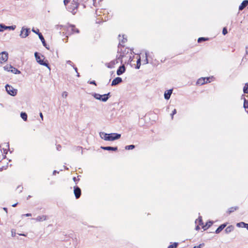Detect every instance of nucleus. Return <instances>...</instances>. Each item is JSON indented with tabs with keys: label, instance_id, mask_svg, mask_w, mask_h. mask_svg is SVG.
<instances>
[{
	"label": "nucleus",
	"instance_id": "obj_35",
	"mask_svg": "<svg viewBox=\"0 0 248 248\" xmlns=\"http://www.w3.org/2000/svg\"><path fill=\"white\" fill-rule=\"evenodd\" d=\"M244 107L245 108H248V101L245 99L244 103Z\"/></svg>",
	"mask_w": 248,
	"mask_h": 248
},
{
	"label": "nucleus",
	"instance_id": "obj_16",
	"mask_svg": "<svg viewBox=\"0 0 248 248\" xmlns=\"http://www.w3.org/2000/svg\"><path fill=\"white\" fill-rule=\"evenodd\" d=\"M125 70V67L124 65L121 66L117 71V74L119 76L123 74Z\"/></svg>",
	"mask_w": 248,
	"mask_h": 248
},
{
	"label": "nucleus",
	"instance_id": "obj_3",
	"mask_svg": "<svg viewBox=\"0 0 248 248\" xmlns=\"http://www.w3.org/2000/svg\"><path fill=\"white\" fill-rule=\"evenodd\" d=\"M121 134L118 133H110L108 135L107 141H113L120 139Z\"/></svg>",
	"mask_w": 248,
	"mask_h": 248
},
{
	"label": "nucleus",
	"instance_id": "obj_21",
	"mask_svg": "<svg viewBox=\"0 0 248 248\" xmlns=\"http://www.w3.org/2000/svg\"><path fill=\"white\" fill-rule=\"evenodd\" d=\"M233 229H234L233 226L232 225H230L226 228L225 231L226 233H229L231 232L232 231Z\"/></svg>",
	"mask_w": 248,
	"mask_h": 248
},
{
	"label": "nucleus",
	"instance_id": "obj_40",
	"mask_svg": "<svg viewBox=\"0 0 248 248\" xmlns=\"http://www.w3.org/2000/svg\"><path fill=\"white\" fill-rule=\"evenodd\" d=\"M70 0H64L63 2L65 6H66L68 3L70 2Z\"/></svg>",
	"mask_w": 248,
	"mask_h": 248
},
{
	"label": "nucleus",
	"instance_id": "obj_18",
	"mask_svg": "<svg viewBox=\"0 0 248 248\" xmlns=\"http://www.w3.org/2000/svg\"><path fill=\"white\" fill-rule=\"evenodd\" d=\"M101 148L105 150H108V151H117V147H109V146H107V147H101Z\"/></svg>",
	"mask_w": 248,
	"mask_h": 248
},
{
	"label": "nucleus",
	"instance_id": "obj_37",
	"mask_svg": "<svg viewBox=\"0 0 248 248\" xmlns=\"http://www.w3.org/2000/svg\"><path fill=\"white\" fill-rule=\"evenodd\" d=\"M204 245V244L203 243H202V244H201L198 246H195L193 247V248H201Z\"/></svg>",
	"mask_w": 248,
	"mask_h": 248
},
{
	"label": "nucleus",
	"instance_id": "obj_23",
	"mask_svg": "<svg viewBox=\"0 0 248 248\" xmlns=\"http://www.w3.org/2000/svg\"><path fill=\"white\" fill-rule=\"evenodd\" d=\"M116 63H117V62H116L115 61H112L108 64V67L110 68H112L114 67V65Z\"/></svg>",
	"mask_w": 248,
	"mask_h": 248
},
{
	"label": "nucleus",
	"instance_id": "obj_47",
	"mask_svg": "<svg viewBox=\"0 0 248 248\" xmlns=\"http://www.w3.org/2000/svg\"><path fill=\"white\" fill-rule=\"evenodd\" d=\"M172 113H173V114H174H174H175L176 113V109H174L173 110V111H172Z\"/></svg>",
	"mask_w": 248,
	"mask_h": 248
},
{
	"label": "nucleus",
	"instance_id": "obj_7",
	"mask_svg": "<svg viewBox=\"0 0 248 248\" xmlns=\"http://www.w3.org/2000/svg\"><path fill=\"white\" fill-rule=\"evenodd\" d=\"M4 69L5 70L7 71H11L15 74H20V71L18 70L16 68H14L11 65H6L4 67Z\"/></svg>",
	"mask_w": 248,
	"mask_h": 248
},
{
	"label": "nucleus",
	"instance_id": "obj_43",
	"mask_svg": "<svg viewBox=\"0 0 248 248\" xmlns=\"http://www.w3.org/2000/svg\"><path fill=\"white\" fill-rule=\"evenodd\" d=\"M12 236L13 237H15L16 236V232H13V231H12Z\"/></svg>",
	"mask_w": 248,
	"mask_h": 248
},
{
	"label": "nucleus",
	"instance_id": "obj_34",
	"mask_svg": "<svg viewBox=\"0 0 248 248\" xmlns=\"http://www.w3.org/2000/svg\"><path fill=\"white\" fill-rule=\"evenodd\" d=\"M207 40V39H206V38H204V37H200V38H199L198 39V42L199 43H200V42H202V41H205V40Z\"/></svg>",
	"mask_w": 248,
	"mask_h": 248
},
{
	"label": "nucleus",
	"instance_id": "obj_41",
	"mask_svg": "<svg viewBox=\"0 0 248 248\" xmlns=\"http://www.w3.org/2000/svg\"><path fill=\"white\" fill-rule=\"evenodd\" d=\"M123 37V39L122 40V42L123 43H124L126 41V39L124 38V36H123V37Z\"/></svg>",
	"mask_w": 248,
	"mask_h": 248
},
{
	"label": "nucleus",
	"instance_id": "obj_14",
	"mask_svg": "<svg viewBox=\"0 0 248 248\" xmlns=\"http://www.w3.org/2000/svg\"><path fill=\"white\" fill-rule=\"evenodd\" d=\"M172 93V89H170L169 90H167L165 91L164 93V98L165 99L168 100L170 98V95Z\"/></svg>",
	"mask_w": 248,
	"mask_h": 248
},
{
	"label": "nucleus",
	"instance_id": "obj_53",
	"mask_svg": "<svg viewBox=\"0 0 248 248\" xmlns=\"http://www.w3.org/2000/svg\"><path fill=\"white\" fill-rule=\"evenodd\" d=\"M17 204V203H15V204H13V207H16V206Z\"/></svg>",
	"mask_w": 248,
	"mask_h": 248
},
{
	"label": "nucleus",
	"instance_id": "obj_61",
	"mask_svg": "<svg viewBox=\"0 0 248 248\" xmlns=\"http://www.w3.org/2000/svg\"><path fill=\"white\" fill-rule=\"evenodd\" d=\"M22 187L21 188V189H22ZM20 191H22V189H20Z\"/></svg>",
	"mask_w": 248,
	"mask_h": 248
},
{
	"label": "nucleus",
	"instance_id": "obj_30",
	"mask_svg": "<svg viewBox=\"0 0 248 248\" xmlns=\"http://www.w3.org/2000/svg\"><path fill=\"white\" fill-rule=\"evenodd\" d=\"M135 148L134 145H127L125 147L126 150H132Z\"/></svg>",
	"mask_w": 248,
	"mask_h": 248
},
{
	"label": "nucleus",
	"instance_id": "obj_5",
	"mask_svg": "<svg viewBox=\"0 0 248 248\" xmlns=\"http://www.w3.org/2000/svg\"><path fill=\"white\" fill-rule=\"evenodd\" d=\"M30 33V29L25 28L24 27H23L21 29L19 36L22 38H25L29 35Z\"/></svg>",
	"mask_w": 248,
	"mask_h": 248
},
{
	"label": "nucleus",
	"instance_id": "obj_2",
	"mask_svg": "<svg viewBox=\"0 0 248 248\" xmlns=\"http://www.w3.org/2000/svg\"><path fill=\"white\" fill-rule=\"evenodd\" d=\"M5 88L6 92L10 95L12 96H15L17 94V90L14 88L12 86L6 85Z\"/></svg>",
	"mask_w": 248,
	"mask_h": 248
},
{
	"label": "nucleus",
	"instance_id": "obj_51",
	"mask_svg": "<svg viewBox=\"0 0 248 248\" xmlns=\"http://www.w3.org/2000/svg\"><path fill=\"white\" fill-rule=\"evenodd\" d=\"M56 173H58L56 170H54L53 172V174L55 175Z\"/></svg>",
	"mask_w": 248,
	"mask_h": 248
},
{
	"label": "nucleus",
	"instance_id": "obj_55",
	"mask_svg": "<svg viewBox=\"0 0 248 248\" xmlns=\"http://www.w3.org/2000/svg\"><path fill=\"white\" fill-rule=\"evenodd\" d=\"M173 115H174V114H173V113H171V119H173Z\"/></svg>",
	"mask_w": 248,
	"mask_h": 248
},
{
	"label": "nucleus",
	"instance_id": "obj_26",
	"mask_svg": "<svg viewBox=\"0 0 248 248\" xmlns=\"http://www.w3.org/2000/svg\"><path fill=\"white\" fill-rule=\"evenodd\" d=\"M246 225H247V223L243 222H241L237 223L236 226L238 227L245 228L246 226Z\"/></svg>",
	"mask_w": 248,
	"mask_h": 248
},
{
	"label": "nucleus",
	"instance_id": "obj_52",
	"mask_svg": "<svg viewBox=\"0 0 248 248\" xmlns=\"http://www.w3.org/2000/svg\"><path fill=\"white\" fill-rule=\"evenodd\" d=\"M19 235H22V236H26L25 234H21V233H20L19 234Z\"/></svg>",
	"mask_w": 248,
	"mask_h": 248
},
{
	"label": "nucleus",
	"instance_id": "obj_1",
	"mask_svg": "<svg viewBox=\"0 0 248 248\" xmlns=\"http://www.w3.org/2000/svg\"><path fill=\"white\" fill-rule=\"evenodd\" d=\"M92 94L96 99L99 100L103 102H106L108 99V96L109 95L110 93L103 95H101L97 93H93Z\"/></svg>",
	"mask_w": 248,
	"mask_h": 248
},
{
	"label": "nucleus",
	"instance_id": "obj_59",
	"mask_svg": "<svg viewBox=\"0 0 248 248\" xmlns=\"http://www.w3.org/2000/svg\"><path fill=\"white\" fill-rule=\"evenodd\" d=\"M31 196L29 195V196L28 197L27 199H29V198H31Z\"/></svg>",
	"mask_w": 248,
	"mask_h": 248
},
{
	"label": "nucleus",
	"instance_id": "obj_28",
	"mask_svg": "<svg viewBox=\"0 0 248 248\" xmlns=\"http://www.w3.org/2000/svg\"><path fill=\"white\" fill-rule=\"evenodd\" d=\"M238 209L237 207H232L229 209L228 212L229 213H231L232 212H234Z\"/></svg>",
	"mask_w": 248,
	"mask_h": 248
},
{
	"label": "nucleus",
	"instance_id": "obj_56",
	"mask_svg": "<svg viewBox=\"0 0 248 248\" xmlns=\"http://www.w3.org/2000/svg\"><path fill=\"white\" fill-rule=\"evenodd\" d=\"M4 210H5L6 212H7V208H3Z\"/></svg>",
	"mask_w": 248,
	"mask_h": 248
},
{
	"label": "nucleus",
	"instance_id": "obj_8",
	"mask_svg": "<svg viewBox=\"0 0 248 248\" xmlns=\"http://www.w3.org/2000/svg\"><path fill=\"white\" fill-rule=\"evenodd\" d=\"M8 58V53L6 51H3L0 53V64L6 62Z\"/></svg>",
	"mask_w": 248,
	"mask_h": 248
},
{
	"label": "nucleus",
	"instance_id": "obj_11",
	"mask_svg": "<svg viewBox=\"0 0 248 248\" xmlns=\"http://www.w3.org/2000/svg\"><path fill=\"white\" fill-rule=\"evenodd\" d=\"M74 193L76 199H78L81 195V190L78 186L74 187Z\"/></svg>",
	"mask_w": 248,
	"mask_h": 248
},
{
	"label": "nucleus",
	"instance_id": "obj_15",
	"mask_svg": "<svg viewBox=\"0 0 248 248\" xmlns=\"http://www.w3.org/2000/svg\"><path fill=\"white\" fill-rule=\"evenodd\" d=\"M68 31H71V33H74L75 32L78 33L79 30L76 28L74 25H70L68 28Z\"/></svg>",
	"mask_w": 248,
	"mask_h": 248
},
{
	"label": "nucleus",
	"instance_id": "obj_57",
	"mask_svg": "<svg viewBox=\"0 0 248 248\" xmlns=\"http://www.w3.org/2000/svg\"><path fill=\"white\" fill-rule=\"evenodd\" d=\"M77 76L78 77H79V73L78 72L77 73Z\"/></svg>",
	"mask_w": 248,
	"mask_h": 248
},
{
	"label": "nucleus",
	"instance_id": "obj_9",
	"mask_svg": "<svg viewBox=\"0 0 248 248\" xmlns=\"http://www.w3.org/2000/svg\"><path fill=\"white\" fill-rule=\"evenodd\" d=\"M16 28V25L7 26L2 24H0V32H2L6 30H15Z\"/></svg>",
	"mask_w": 248,
	"mask_h": 248
},
{
	"label": "nucleus",
	"instance_id": "obj_13",
	"mask_svg": "<svg viewBox=\"0 0 248 248\" xmlns=\"http://www.w3.org/2000/svg\"><path fill=\"white\" fill-rule=\"evenodd\" d=\"M122 82V78L117 77L114 78L111 83V86H115Z\"/></svg>",
	"mask_w": 248,
	"mask_h": 248
},
{
	"label": "nucleus",
	"instance_id": "obj_17",
	"mask_svg": "<svg viewBox=\"0 0 248 248\" xmlns=\"http://www.w3.org/2000/svg\"><path fill=\"white\" fill-rule=\"evenodd\" d=\"M248 0H244L242 2L241 4L239 6V10H242L248 5Z\"/></svg>",
	"mask_w": 248,
	"mask_h": 248
},
{
	"label": "nucleus",
	"instance_id": "obj_22",
	"mask_svg": "<svg viewBox=\"0 0 248 248\" xmlns=\"http://www.w3.org/2000/svg\"><path fill=\"white\" fill-rule=\"evenodd\" d=\"M39 37L40 39L41 40V41L43 44V46H46V44L45 42V39H44L43 36L42 35V34L41 33L39 34Z\"/></svg>",
	"mask_w": 248,
	"mask_h": 248
},
{
	"label": "nucleus",
	"instance_id": "obj_49",
	"mask_svg": "<svg viewBox=\"0 0 248 248\" xmlns=\"http://www.w3.org/2000/svg\"><path fill=\"white\" fill-rule=\"evenodd\" d=\"M200 227L198 225L196 227V230H199L200 229Z\"/></svg>",
	"mask_w": 248,
	"mask_h": 248
},
{
	"label": "nucleus",
	"instance_id": "obj_31",
	"mask_svg": "<svg viewBox=\"0 0 248 248\" xmlns=\"http://www.w3.org/2000/svg\"><path fill=\"white\" fill-rule=\"evenodd\" d=\"M140 65H141V63H140V58L138 60H137V66H136V68L137 69H139L140 66Z\"/></svg>",
	"mask_w": 248,
	"mask_h": 248
},
{
	"label": "nucleus",
	"instance_id": "obj_42",
	"mask_svg": "<svg viewBox=\"0 0 248 248\" xmlns=\"http://www.w3.org/2000/svg\"><path fill=\"white\" fill-rule=\"evenodd\" d=\"M23 216H25L26 217H31V214H30V213H28V214L23 215Z\"/></svg>",
	"mask_w": 248,
	"mask_h": 248
},
{
	"label": "nucleus",
	"instance_id": "obj_6",
	"mask_svg": "<svg viewBox=\"0 0 248 248\" xmlns=\"http://www.w3.org/2000/svg\"><path fill=\"white\" fill-rule=\"evenodd\" d=\"M78 0H73L71 3V5L68 6V8L70 11L71 10V12L74 13L75 10L78 7Z\"/></svg>",
	"mask_w": 248,
	"mask_h": 248
},
{
	"label": "nucleus",
	"instance_id": "obj_38",
	"mask_svg": "<svg viewBox=\"0 0 248 248\" xmlns=\"http://www.w3.org/2000/svg\"><path fill=\"white\" fill-rule=\"evenodd\" d=\"M32 31L33 32H34V33H35L37 34L38 35H39V33H40L39 32V30H38V29H37V30H35V29H34L33 28V29H32Z\"/></svg>",
	"mask_w": 248,
	"mask_h": 248
},
{
	"label": "nucleus",
	"instance_id": "obj_27",
	"mask_svg": "<svg viewBox=\"0 0 248 248\" xmlns=\"http://www.w3.org/2000/svg\"><path fill=\"white\" fill-rule=\"evenodd\" d=\"M149 57L148 56V52H145V60L143 61V64H147L148 63V57Z\"/></svg>",
	"mask_w": 248,
	"mask_h": 248
},
{
	"label": "nucleus",
	"instance_id": "obj_36",
	"mask_svg": "<svg viewBox=\"0 0 248 248\" xmlns=\"http://www.w3.org/2000/svg\"><path fill=\"white\" fill-rule=\"evenodd\" d=\"M198 221L199 222V224L200 225H202V217H200L198 219H197L196 220V223H197V221Z\"/></svg>",
	"mask_w": 248,
	"mask_h": 248
},
{
	"label": "nucleus",
	"instance_id": "obj_29",
	"mask_svg": "<svg viewBox=\"0 0 248 248\" xmlns=\"http://www.w3.org/2000/svg\"><path fill=\"white\" fill-rule=\"evenodd\" d=\"M243 91L246 93H248V83H246L244 87Z\"/></svg>",
	"mask_w": 248,
	"mask_h": 248
},
{
	"label": "nucleus",
	"instance_id": "obj_25",
	"mask_svg": "<svg viewBox=\"0 0 248 248\" xmlns=\"http://www.w3.org/2000/svg\"><path fill=\"white\" fill-rule=\"evenodd\" d=\"M21 117L24 121H26L27 120V114L25 112H22L20 114Z\"/></svg>",
	"mask_w": 248,
	"mask_h": 248
},
{
	"label": "nucleus",
	"instance_id": "obj_32",
	"mask_svg": "<svg viewBox=\"0 0 248 248\" xmlns=\"http://www.w3.org/2000/svg\"><path fill=\"white\" fill-rule=\"evenodd\" d=\"M178 243H174L173 244L170 245L168 247V248H176L177 247Z\"/></svg>",
	"mask_w": 248,
	"mask_h": 248
},
{
	"label": "nucleus",
	"instance_id": "obj_44",
	"mask_svg": "<svg viewBox=\"0 0 248 248\" xmlns=\"http://www.w3.org/2000/svg\"><path fill=\"white\" fill-rule=\"evenodd\" d=\"M66 63L68 64L72 65V62L71 61H67Z\"/></svg>",
	"mask_w": 248,
	"mask_h": 248
},
{
	"label": "nucleus",
	"instance_id": "obj_24",
	"mask_svg": "<svg viewBox=\"0 0 248 248\" xmlns=\"http://www.w3.org/2000/svg\"><path fill=\"white\" fill-rule=\"evenodd\" d=\"M213 224V222L209 221L206 223L205 226H203V228L204 230L207 229L209 227H210Z\"/></svg>",
	"mask_w": 248,
	"mask_h": 248
},
{
	"label": "nucleus",
	"instance_id": "obj_58",
	"mask_svg": "<svg viewBox=\"0 0 248 248\" xmlns=\"http://www.w3.org/2000/svg\"><path fill=\"white\" fill-rule=\"evenodd\" d=\"M76 177H74V178H73V180H74V181H76Z\"/></svg>",
	"mask_w": 248,
	"mask_h": 248
},
{
	"label": "nucleus",
	"instance_id": "obj_4",
	"mask_svg": "<svg viewBox=\"0 0 248 248\" xmlns=\"http://www.w3.org/2000/svg\"><path fill=\"white\" fill-rule=\"evenodd\" d=\"M34 55H35L36 61L38 63H39L41 65L46 66L50 69V68L48 66V64L47 62H44V61L41 59V57L39 55V54L37 52H35L34 53Z\"/></svg>",
	"mask_w": 248,
	"mask_h": 248
},
{
	"label": "nucleus",
	"instance_id": "obj_50",
	"mask_svg": "<svg viewBox=\"0 0 248 248\" xmlns=\"http://www.w3.org/2000/svg\"><path fill=\"white\" fill-rule=\"evenodd\" d=\"M74 70H75V71L78 73V69H77V68L76 67H74Z\"/></svg>",
	"mask_w": 248,
	"mask_h": 248
},
{
	"label": "nucleus",
	"instance_id": "obj_33",
	"mask_svg": "<svg viewBox=\"0 0 248 248\" xmlns=\"http://www.w3.org/2000/svg\"><path fill=\"white\" fill-rule=\"evenodd\" d=\"M62 96L63 98H66L67 96H68V93L65 91L63 92L62 93Z\"/></svg>",
	"mask_w": 248,
	"mask_h": 248
},
{
	"label": "nucleus",
	"instance_id": "obj_39",
	"mask_svg": "<svg viewBox=\"0 0 248 248\" xmlns=\"http://www.w3.org/2000/svg\"><path fill=\"white\" fill-rule=\"evenodd\" d=\"M222 33L223 35H225L227 33V30L226 28H224L222 31Z\"/></svg>",
	"mask_w": 248,
	"mask_h": 248
},
{
	"label": "nucleus",
	"instance_id": "obj_54",
	"mask_svg": "<svg viewBox=\"0 0 248 248\" xmlns=\"http://www.w3.org/2000/svg\"><path fill=\"white\" fill-rule=\"evenodd\" d=\"M245 228H246L247 229V230H248V224L247 223V225H246V226Z\"/></svg>",
	"mask_w": 248,
	"mask_h": 248
},
{
	"label": "nucleus",
	"instance_id": "obj_12",
	"mask_svg": "<svg viewBox=\"0 0 248 248\" xmlns=\"http://www.w3.org/2000/svg\"><path fill=\"white\" fill-rule=\"evenodd\" d=\"M47 218H48L47 216H46V215H42V216H38L34 219L36 221L41 222V221H43L47 220Z\"/></svg>",
	"mask_w": 248,
	"mask_h": 248
},
{
	"label": "nucleus",
	"instance_id": "obj_19",
	"mask_svg": "<svg viewBox=\"0 0 248 248\" xmlns=\"http://www.w3.org/2000/svg\"><path fill=\"white\" fill-rule=\"evenodd\" d=\"M108 134L106 133L103 132H100L99 135L101 139H103L104 140L107 141L108 139Z\"/></svg>",
	"mask_w": 248,
	"mask_h": 248
},
{
	"label": "nucleus",
	"instance_id": "obj_60",
	"mask_svg": "<svg viewBox=\"0 0 248 248\" xmlns=\"http://www.w3.org/2000/svg\"><path fill=\"white\" fill-rule=\"evenodd\" d=\"M119 37H120L119 39L120 40L121 39V38H120L121 36L120 35H119Z\"/></svg>",
	"mask_w": 248,
	"mask_h": 248
},
{
	"label": "nucleus",
	"instance_id": "obj_48",
	"mask_svg": "<svg viewBox=\"0 0 248 248\" xmlns=\"http://www.w3.org/2000/svg\"><path fill=\"white\" fill-rule=\"evenodd\" d=\"M246 54H248V46H246Z\"/></svg>",
	"mask_w": 248,
	"mask_h": 248
},
{
	"label": "nucleus",
	"instance_id": "obj_20",
	"mask_svg": "<svg viewBox=\"0 0 248 248\" xmlns=\"http://www.w3.org/2000/svg\"><path fill=\"white\" fill-rule=\"evenodd\" d=\"M226 226V224H221L218 228L216 230L215 232L216 233H219Z\"/></svg>",
	"mask_w": 248,
	"mask_h": 248
},
{
	"label": "nucleus",
	"instance_id": "obj_46",
	"mask_svg": "<svg viewBox=\"0 0 248 248\" xmlns=\"http://www.w3.org/2000/svg\"><path fill=\"white\" fill-rule=\"evenodd\" d=\"M90 84L96 85L95 82V81H94V80H93V81H92L90 82Z\"/></svg>",
	"mask_w": 248,
	"mask_h": 248
},
{
	"label": "nucleus",
	"instance_id": "obj_45",
	"mask_svg": "<svg viewBox=\"0 0 248 248\" xmlns=\"http://www.w3.org/2000/svg\"><path fill=\"white\" fill-rule=\"evenodd\" d=\"M39 115H40V117H41V118L42 120H43V115L42 113V112H40V114H39Z\"/></svg>",
	"mask_w": 248,
	"mask_h": 248
},
{
	"label": "nucleus",
	"instance_id": "obj_10",
	"mask_svg": "<svg viewBox=\"0 0 248 248\" xmlns=\"http://www.w3.org/2000/svg\"><path fill=\"white\" fill-rule=\"evenodd\" d=\"M209 79L210 78H202L198 80L197 84L199 85H202L203 84L210 82V81L209 80Z\"/></svg>",
	"mask_w": 248,
	"mask_h": 248
}]
</instances>
